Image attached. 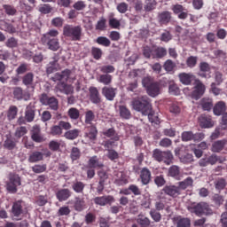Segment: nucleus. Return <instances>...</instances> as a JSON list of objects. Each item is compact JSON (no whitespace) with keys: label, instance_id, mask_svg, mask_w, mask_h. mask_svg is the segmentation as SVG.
Instances as JSON below:
<instances>
[{"label":"nucleus","instance_id":"57","mask_svg":"<svg viewBox=\"0 0 227 227\" xmlns=\"http://www.w3.org/2000/svg\"><path fill=\"white\" fill-rule=\"evenodd\" d=\"M226 187V179L221 177L215 181V188L216 191H223Z\"/></svg>","mask_w":227,"mask_h":227},{"label":"nucleus","instance_id":"10","mask_svg":"<svg viewBox=\"0 0 227 227\" xmlns=\"http://www.w3.org/2000/svg\"><path fill=\"white\" fill-rule=\"evenodd\" d=\"M20 176L17 174H12L10 176L9 182L7 183V191L15 194L17 192V187L20 185Z\"/></svg>","mask_w":227,"mask_h":227},{"label":"nucleus","instance_id":"54","mask_svg":"<svg viewBox=\"0 0 227 227\" xmlns=\"http://www.w3.org/2000/svg\"><path fill=\"white\" fill-rule=\"evenodd\" d=\"M176 67V64L171 59H167L163 65V68L166 72H173Z\"/></svg>","mask_w":227,"mask_h":227},{"label":"nucleus","instance_id":"33","mask_svg":"<svg viewBox=\"0 0 227 227\" xmlns=\"http://www.w3.org/2000/svg\"><path fill=\"white\" fill-rule=\"evenodd\" d=\"M193 77H194V75H192V74L181 73L178 74L180 82H182V84H184L185 86H189V84H191V82H192Z\"/></svg>","mask_w":227,"mask_h":227},{"label":"nucleus","instance_id":"38","mask_svg":"<svg viewBox=\"0 0 227 227\" xmlns=\"http://www.w3.org/2000/svg\"><path fill=\"white\" fill-rule=\"evenodd\" d=\"M146 116H148V120L151 123H154V125H160V118H159V114L153 111V108L150 110V113H148Z\"/></svg>","mask_w":227,"mask_h":227},{"label":"nucleus","instance_id":"26","mask_svg":"<svg viewBox=\"0 0 227 227\" xmlns=\"http://www.w3.org/2000/svg\"><path fill=\"white\" fill-rule=\"evenodd\" d=\"M35 74L33 73H27L22 77V84L27 88H33L35 89Z\"/></svg>","mask_w":227,"mask_h":227},{"label":"nucleus","instance_id":"15","mask_svg":"<svg viewBox=\"0 0 227 227\" xmlns=\"http://www.w3.org/2000/svg\"><path fill=\"white\" fill-rule=\"evenodd\" d=\"M162 192L164 194H167V196H170L171 198H177V196L182 194V192H180L178 186L175 184L165 185Z\"/></svg>","mask_w":227,"mask_h":227},{"label":"nucleus","instance_id":"3","mask_svg":"<svg viewBox=\"0 0 227 227\" xmlns=\"http://www.w3.org/2000/svg\"><path fill=\"white\" fill-rule=\"evenodd\" d=\"M63 36L71 42H81L82 40V27L66 24L63 27Z\"/></svg>","mask_w":227,"mask_h":227},{"label":"nucleus","instance_id":"63","mask_svg":"<svg viewBox=\"0 0 227 227\" xmlns=\"http://www.w3.org/2000/svg\"><path fill=\"white\" fill-rule=\"evenodd\" d=\"M3 8L7 15L13 16V15H15V13H17V9H15V7H13V5L4 4Z\"/></svg>","mask_w":227,"mask_h":227},{"label":"nucleus","instance_id":"44","mask_svg":"<svg viewBox=\"0 0 227 227\" xmlns=\"http://www.w3.org/2000/svg\"><path fill=\"white\" fill-rule=\"evenodd\" d=\"M84 187H86V184L81 181H76L72 184V189L74 192H77V194H82V192H84Z\"/></svg>","mask_w":227,"mask_h":227},{"label":"nucleus","instance_id":"8","mask_svg":"<svg viewBox=\"0 0 227 227\" xmlns=\"http://www.w3.org/2000/svg\"><path fill=\"white\" fill-rule=\"evenodd\" d=\"M24 201L22 200H16L12 203V207L11 209V214L12 215V217H15L17 219V221H19V219H20V217H22V215H24Z\"/></svg>","mask_w":227,"mask_h":227},{"label":"nucleus","instance_id":"50","mask_svg":"<svg viewBox=\"0 0 227 227\" xmlns=\"http://www.w3.org/2000/svg\"><path fill=\"white\" fill-rule=\"evenodd\" d=\"M27 134V128L26 126H20L16 128L14 137H17V139H20V137H24Z\"/></svg>","mask_w":227,"mask_h":227},{"label":"nucleus","instance_id":"29","mask_svg":"<svg viewBox=\"0 0 227 227\" xmlns=\"http://www.w3.org/2000/svg\"><path fill=\"white\" fill-rule=\"evenodd\" d=\"M192 184H194V180H192V177L191 176H188L184 181L177 183V188H179V192H182V191H185V189H188V187H192Z\"/></svg>","mask_w":227,"mask_h":227},{"label":"nucleus","instance_id":"61","mask_svg":"<svg viewBox=\"0 0 227 227\" xmlns=\"http://www.w3.org/2000/svg\"><path fill=\"white\" fill-rule=\"evenodd\" d=\"M91 54H92V58H94V59H100L102 58V49L100 48H97V47H92L91 48Z\"/></svg>","mask_w":227,"mask_h":227},{"label":"nucleus","instance_id":"56","mask_svg":"<svg viewBox=\"0 0 227 227\" xmlns=\"http://www.w3.org/2000/svg\"><path fill=\"white\" fill-rule=\"evenodd\" d=\"M95 121V113L89 110L85 113V123L87 125H93L92 122Z\"/></svg>","mask_w":227,"mask_h":227},{"label":"nucleus","instance_id":"12","mask_svg":"<svg viewBox=\"0 0 227 227\" xmlns=\"http://www.w3.org/2000/svg\"><path fill=\"white\" fill-rule=\"evenodd\" d=\"M93 201L95 205H98L99 207H106V205H113L115 200L112 195H105L94 198Z\"/></svg>","mask_w":227,"mask_h":227},{"label":"nucleus","instance_id":"20","mask_svg":"<svg viewBox=\"0 0 227 227\" xmlns=\"http://www.w3.org/2000/svg\"><path fill=\"white\" fill-rule=\"evenodd\" d=\"M72 196V192L68 188H62L56 192V198L59 201H67Z\"/></svg>","mask_w":227,"mask_h":227},{"label":"nucleus","instance_id":"2","mask_svg":"<svg viewBox=\"0 0 227 227\" xmlns=\"http://www.w3.org/2000/svg\"><path fill=\"white\" fill-rule=\"evenodd\" d=\"M59 32L56 29H51L47 33L43 34L41 37V43L48 47L50 51L56 52L59 51V39L57 37Z\"/></svg>","mask_w":227,"mask_h":227},{"label":"nucleus","instance_id":"58","mask_svg":"<svg viewBox=\"0 0 227 227\" xmlns=\"http://www.w3.org/2000/svg\"><path fill=\"white\" fill-rule=\"evenodd\" d=\"M149 214L154 223H160L162 215H160L156 209H151Z\"/></svg>","mask_w":227,"mask_h":227},{"label":"nucleus","instance_id":"60","mask_svg":"<svg viewBox=\"0 0 227 227\" xmlns=\"http://www.w3.org/2000/svg\"><path fill=\"white\" fill-rule=\"evenodd\" d=\"M99 70L102 74H114V71L116 68L114 67V66L111 65H106L99 67Z\"/></svg>","mask_w":227,"mask_h":227},{"label":"nucleus","instance_id":"52","mask_svg":"<svg viewBox=\"0 0 227 227\" xmlns=\"http://www.w3.org/2000/svg\"><path fill=\"white\" fill-rule=\"evenodd\" d=\"M211 200L216 207H221L224 203V197L219 193H215Z\"/></svg>","mask_w":227,"mask_h":227},{"label":"nucleus","instance_id":"9","mask_svg":"<svg viewBox=\"0 0 227 227\" xmlns=\"http://www.w3.org/2000/svg\"><path fill=\"white\" fill-rule=\"evenodd\" d=\"M12 95L13 98L18 101L24 100L27 102V100H31V94L24 90L21 87H14L12 89Z\"/></svg>","mask_w":227,"mask_h":227},{"label":"nucleus","instance_id":"48","mask_svg":"<svg viewBox=\"0 0 227 227\" xmlns=\"http://www.w3.org/2000/svg\"><path fill=\"white\" fill-rule=\"evenodd\" d=\"M89 129L90 131L86 133V137H89L90 141H95V139H97V134H98V130H97V127H95V125H90Z\"/></svg>","mask_w":227,"mask_h":227},{"label":"nucleus","instance_id":"19","mask_svg":"<svg viewBox=\"0 0 227 227\" xmlns=\"http://www.w3.org/2000/svg\"><path fill=\"white\" fill-rule=\"evenodd\" d=\"M90 100L92 104H100L102 102V98H100V92H98V89L97 87H90Z\"/></svg>","mask_w":227,"mask_h":227},{"label":"nucleus","instance_id":"25","mask_svg":"<svg viewBox=\"0 0 227 227\" xmlns=\"http://www.w3.org/2000/svg\"><path fill=\"white\" fill-rule=\"evenodd\" d=\"M200 125L202 129H210L214 127V122L212 121V117L208 115H201L199 118Z\"/></svg>","mask_w":227,"mask_h":227},{"label":"nucleus","instance_id":"31","mask_svg":"<svg viewBox=\"0 0 227 227\" xmlns=\"http://www.w3.org/2000/svg\"><path fill=\"white\" fill-rule=\"evenodd\" d=\"M115 176H116V178L114 179L115 185H118L120 187L121 185H126V184H129L127 176H125L123 172H117Z\"/></svg>","mask_w":227,"mask_h":227},{"label":"nucleus","instance_id":"28","mask_svg":"<svg viewBox=\"0 0 227 227\" xmlns=\"http://www.w3.org/2000/svg\"><path fill=\"white\" fill-rule=\"evenodd\" d=\"M168 176H171V178H175V180H180V178H182V174L180 173V167L176 165H172L168 168Z\"/></svg>","mask_w":227,"mask_h":227},{"label":"nucleus","instance_id":"43","mask_svg":"<svg viewBox=\"0 0 227 227\" xmlns=\"http://www.w3.org/2000/svg\"><path fill=\"white\" fill-rule=\"evenodd\" d=\"M18 114L19 108L16 106H11L7 111V120H9V121L15 120Z\"/></svg>","mask_w":227,"mask_h":227},{"label":"nucleus","instance_id":"23","mask_svg":"<svg viewBox=\"0 0 227 227\" xmlns=\"http://www.w3.org/2000/svg\"><path fill=\"white\" fill-rule=\"evenodd\" d=\"M226 143H227L226 139L215 141L212 144L211 152H213L214 153H220V152H223L224 150V146H226Z\"/></svg>","mask_w":227,"mask_h":227},{"label":"nucleus","instance_id":"55","mask_svg":"<svg viewBox=\"0 0 227 227\" xmlns=\"http://www.w3.org/2000/svg\"><path fill=\"white\" fill-rule=\"evenodd\" d=\"M33 173L40 175V173H45L47 171V165L46 164H36L32 167Z\"/></svg>","mask_w":227,"mask_h":227},{"label":"nucleus","instance_id":"62","mask_svg":"<svg viewBox=\"0 0 227 227\" xmlns=\"http://www.w3.org/2000/svg\"><path fill=\"white\" fill-rule=\"evenodd\" d=\"M107 20L105 18H101L98 23L96 24V29L97 31H106V26Z\"/></svg>","mask_w":227,"mask_h":227},{"label":"nucleus","instance_id":"21","mask_svg":"<svg viewBox=\"0 0 227 227\" xmlns=\"http://www.w3.org/2000/svg\"><path fill=\"white\" fill-rule=\"evenodd\" d=\"M88 168L92 169H102L104 168V162L100 161L98 156H92L88 160Z\"/></svg>","mask_w":227,"mask_h":227},{"label":"nucleus","instance_id":"46","mask_svg":"<svg viewBox=\"0 0 227 227\" xmlns=\"http://www.w3.org/2000/svg\"><path fill=\"white\" fill-rule=\"evenodd\" d=\"M16 146L17 141H15V138L7 137L4 142V148L5 150H15Z\"/></svg>","mask_w":227,"mask_h":227},{"label":"nucleus","instance_id":"18","mask_svg":"<svg viewBox=\"0 0 227 227\" xmlns=\"http://www.w3.org/2000/svg\"><path fill=\"white\" fill-rule=\"evenodd\" d=\"M157 20L160 26H168L171 22V12L164 11L158 13Z\"/></svg>","mask_w":227,"mask_h":227},{"label":"nucleus","instance_id":"22","mask_svg":"<svg viewBox=\"0 0 227 227\" xmlns=\"http://www.w3.org/2000/svg\"><path fill=\"white\" fill-rule=\"evenodd\" d=\"M147 94L149 97L155 98L160 93V84L157 82H153L147 89Z\"/></svg>","mask_w":227,"mask_h":227},{"label":"nucleus","instance_id":"45","mask_svg":"<svg viewBox=\"0 0 227 227\" xmlns=\"http://www.w3.org/2000/svg\"><path fill=\"white\" fill-rule=\"evenodd\" d=\"M119 111L121 118H123L124 120H130V118L132 117L130 110H129V108H127V106H120Z\"/></svg>","mask_w":227,"mask_h":227},{"label":"nucleus","instance_id":"59","mask_svg":"<svg viewBox=\"0 0 227 227\" xmlns=\"http://www.w3.org/2000/svg\"><path fill=\"white\" fill-rule=\"evenodd\" d=\"M186 65L188 68H194L198 65V57L190 56L186 59Z\"/></svg>","mask_w":227,"mask_h":227},{"label":"nucleus","instance_id":"40","mask_svg":"<svg viewBox=\"0 0 227 227\" xmlns=\"http://www.w3.org/2000/svg\"><path fill=\"white\" fill-rule=\"evenodd\" d=\"M200 106L203 111H212V107H214V101L211 98H204L200 100Z\"/></svg>","mask_w":227,"mask_h":227},{"label":"nucleus","instance_id":"37","mask_svg":"<svg viewBox=\"0 0 227 227\" xmlns=\"http://www.w3.org/2000/svg\"><path fill=\"white\" fill-rule=\"evenodd\" d=\"M98 81L105 86H109L113 82V75L109 74H99Z\"/></svg>","mask_w":227,"mask_h":227},{"label":"nucleus","instance_id":"42","mask_svg":"<svg viewBox=\"0 0 227 227\" xmlns=\"http://www.w3.org/2000/svg\"><path fill=\"white\" fill-rule=\"evenodd\" d=\"M168 54V50L164 47H158L153 50V58H157L158 59H161V58H164Z\"/></svg>","mask_w":227,"mask_h":227},{"label":"nucleus","instance_id":"34","mask_svg":"<svg viewBox=\"0 0 227 227\" xmlns=\"http://www.w3.org/2000/svg\"><path fill=\"white\" fill-rule=\"evenodd\" d=\"M43 160V153L39 151L33 152L28 157V162L35 163Z\"/></svg>","mask_w":227,"mask_h":227},{"label":"nucleus","instance_id":"16","mask_svg":"<svg viewBox=\"0 0 227 227\" xmlns=\"http://www.w3.org/2000/svg\"><path fill=\"white\" fill-rule=\"evenodd\" d=\"M31 139L32 141H35V143H43L45 139L43 138V136H42V129H40V126L35 125L31 130Z\"/></svg>","mask_w":227,"mask_h":227},{"label":"nucleus","instance_id":"30","mask_svg":"<svg viewBox=\"0 0 227 227\" xmlns=\"http://www.w3.org/2000/svg\"><path fill=\"white\" fill-rule=\"evenodd\" d=\"M35 116V106L28 105L25 111V120L31 123V121H34Z\"/></svg>","mask_w":227,"mask_h":227},{"label":"nucleus","instance_id":"24","mask_svg":"<svg viewBox=\"0 0 227 227\" xmlns=\"http://www.w3.org/2000/svg\"><path fill=\"white\" fill-rule=\"evenodd\" d=\"M173 223L176 227H191V219L189 218L176 216L173 218Z\"/></svg>","mask_w":227,"mask_h":227},{"label":"nucleus","instance_id":"36","mask_svg":"<svg viewBox=\"0 0 227 227\" xmlns=\"http://www.w3.org/2000/svg\"><path fill=\"white\" fill-rule=\"evenodd\" d=\"M67 116L70 118L71 121H77L81 117V112L75 107H71L67 111Z\"/></svg>","mask_w":227,"mask_h":227},{"label":"nucleus","instance_id":"51","mask_svg":"<svg viewBox=\"0 0 227 227\" xmlns=\"http://www.w3.org/2000/svg\"><path fill=\"white\" fill-rule=\"evenodd\" d=\"M96 43L102 45V47H111V40L106 36H98L96 39Z\"/></svg>","mask_w":227,"mask_h":227},{"label":"nucleus","instance_id":"39","mask_svg":"<svg viewBox=\"0 0 227 227\" xmlns=\"http://www.w3.org/2000/svg\"><path fill=\"white\" fill-rule=\"evenodd\" d=\"M58 67H59V65L58 64V59L53 58V60L47 65L46 74H48V75L51 74H54V72L58 71Z\"/></svg>","mask_w":227,"mask_h":227},{"label":"nucleus","instance_id":"27","mask_svg":"<svg viewBox=\"0 0 227 227\" xmlns=\"http://www.w3.org/2000/svg\"><path fill=\"white\" fill-rule=\"evenodd\" d=\"M213 113L215 114V116L224 114V113H226V103H224V101L217 102L213 107Z\"/></svg>","mask_w":227,"mask_h":227},{"label":"nucleus","instance_id":"11","mask_svg":"<svg viewBox=\"0 0 227 227\" xmlns=\"http://www.w3.org/2000/svg\"><path fill=\"white\" fill-rule=\"evenodd\" d=\"M73 208L75 212H82L88 208V204L86 203V199L84 197H74L73 202Z\"/></svg>","mask_w":227,"mask_h":227},{"label":"nucleus","instance_id":"47","mask_svg":"<svg viewBox=\"0 0 227 227\" xmlns=\"http://www.w3.org/2000/svg\"><path fill=\"white\" fill-rule=\"evenodd\" d=\"M199 68L200 70V74H199V75L200 77H207V72H209L210 71V64L209 63H207V62H200V65H199Z\"/></svg>","mask_w":227,"mask_h":227},{"label":"nucleus","instance_id":"6","mask_svg":"<svg viewBox=\"0 0 227 227\" xmlns=\"http://www.w3.org/2000/svg\"><path fill=\"white\" fill-rule=\"evenodd\" d=\"M39 102L42 106H49L51 111H58L59 109V102L54 96H49L47 93H43L39 96Z\"/></svg>","mask_w":227,"mask_h":227},{"label":"nucleus","instance_id":"17","mask_svg":"<svg viewBox=\"0 0 227 227\" xmlns=\"http://www.w3.org/2000/svg\"><path fill=\"white\" fill-rule=\"evenodd\" d=\"M116 88L107 86L102 88L103 97H105V98H106V100H109L110 102H113V100H114V98H116Z\"/></svg>","mask_w":227,"mask_h":227},{"label":"nucleus","instance_id":"14","mask_svg":"<svg viewBox=\"0 0 227 227\" xmlns=\"http://www.w3.org/2000/svg\"><path fill=\"white\" fill-rule=\"evenodd\" d=\"M139 178L142 185H148L152 182V171L146 167L142 168L139 173Z\"/></svg>","mask_w":227,"mask_h":227},{"label":"nucleus","instance_id":"4","mask_svg":"<svg viewBox=\"0 0 227 227\" xmlns=\"http://www.w3.org/2000/svg\"><path fill=\"white\" fill-rule=\"evenodd\" d=\"M132 108L137 113H142L144 116H146L152 109V103H150V98L146 96H142L140 98H133L131 101Z\"/></svg>","mask_w":227,"mask_h":227},{"label":"nucleus","instance_id":"32","mask_svg":"<svg viewBox=\"0 0 227 227\" xmlns=\"http://www.w3.org/2000/svg\"><path fill=\"white\" fill-rule=\"evenodd\" d=\"M79 134H81V129H69L65 132L64 137L69 141H74V139H77V137H79Z\"/></svg>","mask_w":227,"mask_h":227},{"label":"nucleus","instance_id":"64","mask_svg":"<svg viewBox=\"0 0 227 227\" xmlns=\"http://www.w3.org/2000/svg\"><path fill=\"white\" fill-rule=\"evenodd\" d=\"M154 184L157 187H163V185H166V179L164 178V176H156L154 177Z\"/></svg>","mask_w":227,"mask_h":227},{"label":"nucleus","instance_id":"49","mask_svg":"<svg viewBox=\"0 0 227 227\" xmlns=\"http://www.w3.org/2000/svg\"><path fill=\"white\" fill-rule=\"evenodd\" d=\"M168 93L170 95H180V88L175 83V82H169L168 83Z\"/></svg>","mask_w":227,"mask_h":227},{"label":"nucleus","instance_id":"41","mask_svg":"<svg viewBox=\"0 0 227 227\" xmlns=\"http://www.w3.org/2000/svg\"><path fill=\"white\" fill-rule=\"evenodd\" d=\"M137 223L138 225H140V227H150V224H152L150 218L145 216L144 215H138Z\"/></svg>","mask_w":227,"mask_h":227},{"label":"nucleus","instance_id":"5","mask_svg":"<svg viewBox=\"0 0 227 227\" xmlns=\"http://www.w3.org/2000/svg\"><path fill=\"white\" fill-rule=\"evenodd\" d=\"M153 158L157 162H163L167 166L173 164V153L171 151H161L160 149H154L153 152Z\"/></svg>","mask_w":227,"mask_h":227},{"label":"nucleus","instance_id":"7","mask_svg":"<svg viewBox=\"0 0 227 227\" xmlns=\"http://www.w3.org/2000/svg\"><path fill=\"white\" fill-rule=\"evenodd\" d=\"M192 208L196 215H212L214 214L212 208H210V206L207 202H200Z\"/></svg>","mask_w":227,"mask_h":227},{"label":"nucleus","instance_id":"13","mask_svg":"<svg viewBox=\"0 0 227 227\" xmlns=\"http://www.w3.org/2000/svg\"><path fill=\"white\" fill-rule=\"evenodd\" d=\"M205 84H203L201 82H197L195 85L193 90L192 91L191 97L194 100H200L205 95Z\"/></svg>","mask_w":227,"mask_h":227},{"label":"nucleus","instance_id":"53","mask_svg":"<svg viewBox=\"0 0 227 227\" xmlns=\"http://www.w3.org/2000/svg\"><path fill=\"white\" fill-rule=\"evenodd\" d=\"M70 159L73 162L79 160L81 159V150L77 147H73L71 149Z\"/></svg>","mask_w":227,"mask_h":227},{"label":"nucleus","instance_id":"35","mask_svg":"<svg viewBox=\"0 0 227 227\" xmlns=\"http://www.w3.org/2000/svg\"><path fill=\"white\" fill-rule=\"evenodd\" d=\"M0 29L2 31H5L6 33H9V35H13V33H17V29L15 28V27H13V25L6 21H3L0 24Z\"/></svg>","mask_w":227,"mask_h":227},{"label":"nucleus","instance_id":"1","mask_svg":"<svg viewBox=\"0 0 227 227\" xmlns=\"http://www.w3.org/2000/svg\"><path fill=\"white\" fill-rule=\"evenodd\" d=\"M72 77V70L70 69H65L60 73H56L51 80L53 81V82H58L55 89L57 91H59L60 93H64L65 95H70L74 91V89L71 85H68L67 82H68V79H71Z\"/></svg>","mask_w":227,"mask_h":227}]
</instances>
